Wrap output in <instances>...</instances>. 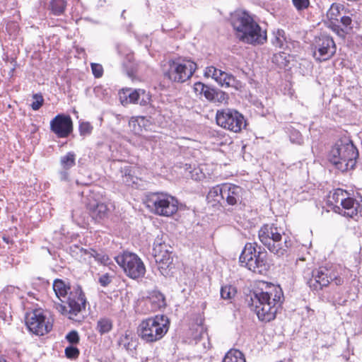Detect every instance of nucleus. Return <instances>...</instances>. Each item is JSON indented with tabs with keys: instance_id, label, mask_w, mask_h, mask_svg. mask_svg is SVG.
Wrapping results in <instances>:
<instances>
[{
	"instance_id": "56",
	"label": "nucleus",
	"mask_w": 362,
	"mask_h": 362,
	"mask_svg": "<svg viewBox=\"0 0 362 362\" xmlns=\"http://www.w3.org/2000/svg\"><path fill=\"white\" fill-rule=\"evenodd\" d=\"M3 240L7 244H10V243H12V240H11V238L9 237H6V236H4L3 237Z\"/></svg>"
},
{
	"instance_id": "9",
	"label": "nucleus",
	"mask_w": 362,
	"mask_h": 362,
	"mask_svg": "<svg viewBox=\"0 0 362 362\" xmlns=\"http://www.w3.org/2000/svg\"><path fill=\"white\" fill-rule=\"evenodd\" d=\"M216 122L221 127L234 133L240 132L247 126V121L243 115L233 108L218 110L216 113Z\"/></svg>"
},
{
	"instance_id": "4",
	"label": "nucleus",
	"mask_w": 362,
	"mask_h": 362,
	"mask_svg": "<svg viewBox=\"0 0 362 362\" xmlns=\"http://www.w3.org/2000/svg\"><path fill=\"white\" fill-rule=\"evenodd\" d=\"M267 252L256 242L247 243L243 249L239 262L241 267L259 274H266L270 269Z\"/></svg>"
},
{
	"instance_id": "21",
	"label": "nucleus",
	"mask_w": 362,
	"mask_h": 362,
	"mask_svg": "<svg viewBox=\"0 0 362 362\" xmlns=\"http://www.w3.org/2000/svg\"><path fill=\"white\" fill-rule=\"evenodd\" d=\"M172 253L173 252H168L166 254L158 252V253L153 254L158 266V269L160 274L165 277L171 276L173 274L172 271L174 268L173 266V258Z\"/></svg>"
},
{
	"instance_id": "3",
	"label": "nucleus",
	"mask_w": 362,
	"mask_h": 362,
	"mask_svg": "<svg viewBox=\"0 0 362 362\" xmlns=\"http://www.w3.org/2000/svg\"><path fill=\"white\" fill-rule=\"evenodd\" d=\"M358 151L349 137L339 139L328 153V160L341 172L354 169Z\"/></svg>"
},
{
	"instance_id": "30",
	"label": "nucleus",
	"mask_w": 362,
	"mask_h": 362,
	"mask_svg": "<svg viewBox=\"0 0 362 362\" xmlns=\"http://www.w3.org/2000/svg\"><path fill=\"white\" fill-rule=\"evenodd\" d=\"M168 235L165 234H161L155 238L153 244V254L158 253V252L165 254L173 252L170 245L166 243Z\"/></svg>"
},
{
	"instance_id": "44",
	"label": "nucleus",
	"mask_w": 362,
	"mask_h": 362,
	"mask_svg": "<svg viewBox=\"0 0 362 362\" xmlns=\"http://www.w3.org/2000/svg\"><path fill=\"white\" fill-rule=\"evenodd\" d=\"M65 339L71 345H76L80 341V337L76 330H71L65 337Z\"/></svg>"
},
{
	"instance_id": "50",
	"label": "nucleus",
	"mask_w": 362,
	"mask_h": 362,
	"mask_svg": "<svg viewBox=\"0 0 362 362\" xmlns=\"http://www.w3.org/2000/svg\"><path fill=\"white\" fill-rule=\"evenodd\" d=\"M112 276H110L108 273L102 274L98 279V283L103 287H107L112 281Z\"/></svg>"
},
{
	"instance_id": "29",
	"label": "nucleus",
	"mask_w": 362,
	"mask_h": 362,
	"mask_svg": "<svg viewBox=\"0 0 362 362\" xmlns=\"http://www.w3.org/2000/svg\"><path fill=\"white\" fill-rule=\"evenodd\" d=\"M122 180L127 186L133 187L138 183L139 178L135 175L134 168L130 165H126L120 168Z\"/></svg>"
},
{
	"instance_id": "54",
	"label": "nucleus",
	"mask_w": 362,
	"mask_h": 362,
	"mask_svg": "<svg viewBox=\"0 0 362 362\" xmlns=\"http://www.w3.org/2000/svg\"><path fill=\"white\" fill-rule=\"evenodd\" d=\"M332 281H334L336 286H341L344 284V279L332 273Z\"/></svg>"
},
{
	"instance_id": "27",
	"label": "nucleus",
	"mask_w": 362,
	"mask_h": 362,
	"mask_svg": "<svg viewBox=\"0 0 362 362\" xmlns=\"http://www.w3.org/2000/svg\"><path fill=\"white\" fill-rule=\"evenodd\" d=\"M117 344L127 351H134L138 345V341L135 336L129 331H126L124 334H122L118 341Z\"/></svg>"
},
{
	"instance_id": "31",
	"label": "nucleus",
	"mask_w": 362,
	"mask_h": 362,
	"mask_svg": "<svg viewBox=\"0 0 362 362\" xmlns=\"http://www.w3.org/2000/svg\"><path fill=\"white\" fill-rule=\"evenodd\" d=\"M220 74H221V73ZM222 76H223V78H222L221 86L226 88L231 87L240 91L244 88L245 84L238 80L233 75L226 72L222 73Z\"/></svg>"
},
{
	"instance_id": "15",
	"label": "nucleus",
	"mask_w": 362,
	"mask_h": 362,
	"mask_svg": "<svg viewBox=\"0 0 362 362\" xmlns=\"http://www.w3.org/2000/svg\"><path fill=\"white\" fill-rule=\"evenodd\" d=\"M332 282V272L326 267L315 269L311 272V277L307 281V284L313 291H319L328 286Z\"/></svg>"
},
{
	"instance_id": "38",
	"label": "nucleus",
	"mask_w": 362,
	"mask_h": 362,
	"mask_svg": "<svg viewBox=\"0 0 362 362\" xmlns=\"http://www.w3.org/2000/svg\"><path fill=\"white\" fill-rule=\"evenodd\" d=\"M220 293L222 299L231 302L237 293V288L232 285L226 284L221 286Z\"/></svg>"
},
{
	"instance_id": "24",
	"label": "nucleus",
	"mask_w": 362,
	"mask_h": 362,
	"mask_svg": "<svg viewBox=\"0 0 362 362\" xmlns=\"http://www.w3.org/2000/svg\"><path fill=\"white\" fill-rule=\"evenodd\" d=\"M146 300L151 304L152 311H157L167 306L165 295L157 288L148 291Z\"/></svg>"
},
{
	"instance_id": "13",
	"label": "nucleus",
	"mask_w": 362,
	"mask_h": 362,
	"mask_svg": "<svg viewBox=\"0 0 362 362\" xmlns=\"http://www.w3.org/2000/svg\"><path fill=\"white\" fill-rule=\"evenodd\" d=\"M117 54L122 57V71L132 79H134L138 73L139 64L134 57V53L125 45L117 42L115 44Z\"/></svg>"
},
{
	"instance_id": "36",
	"label": "nucleus",
	"mask_w": 362,
	"mask_h": 362,
	"mask_svg": "<svg viewBox=\"0 0 362 362\" xmlns=\"http://www.w3.org/2000/svg\"><path fill=\"white\" fill-rule=\"evenodd\" d=\"M66 7V0H50L48 8L50 14L60 16L64 13Z\"/></svg>"
},
{
	"instance_id": "48",
	"label": "nucleus",
	"mask_w": 362,
	"mask_h": 362,
	"mask_svg": "<svg viewBox=\"0 0 362 362\" xmlns=\"http://www.w3.org/2000/svg\"><path fill=\"white\" fill-rule=\"evenodd\" d=\"M33 101L30 106L33 110H37L42 105L44 99L42 95L35 94L33 96Z\"/></svg>"
},
{
	"instance_id": "34",
	"label": "nucleus",
	"mask_w": 362,
	"mask_h": 362,
	"mask_svg": "<svg viewBox=\"0 0 362 362\" xmlns=\"http://www.w3.org/2000/svg\"><path fill=\"white\" fill-rule=\"evenodd\" d=\"M113 328V321L110 318L100 317L96 324L95 329L100 334L109 333Z\"/></svg>"
},
{
	"instance_id": "53",
	"label": "nucleus",
	"mask_w": 362,
	"mask_h": 362,
	"mask_svg": "<svg viewBox=\"0 0 362 362\" xmlns=\"http://www.w3.org/2000/svg\"><path fill=\"white\" fill-rule=\"evenodd\" d=\"M329 302H332L333 305H345L346 304L347 300L345 298H343L341 297H337L335 296L332 297L330 299L328 300Z\"/></svg>"
},
{
	"instance_id": "41",
	"label": "nucleus",
	"mask_w": 362,
	"mask_h": 362,
	"mask_svg": "<svg viewBox=\"0 0 362 362\" xmlns=\"http://www.w3.org/2000/svg\"><path fill=\"white\" fill-rule=\"evenodd\" d=\"M92 257L94 258L95 261L98 263L103 265H108L111 263L109 256L102 250L98 251L93 248L91 253V258Z\"/></svg>"
},
{
	"instance_id": "8",
	"label": "nucleus",
	"mask_w": 362,
	"mask_h": 362,
	"mask_svg": "<svg viewBox=\"0 0 362 362\" xmlns=\"http://www.w3.org/2000/svg\"><path fill=\"white\" fill-rule=\"evenodd\" d=\"M168 68L163 71L165 79L172 83H182L189 80L197 69V64L188 58L170 59Z\"/></svg>"
},
{
	"instance_id": "18",
	"label": "nucleus",
	"mask_w": 362,
	"mask_h": 362,
	"mask_svg": "<svg viewBox=\"0 0 362 362\" xmlns=\"http://www.w3.org/2000/svg\"><path fill=\"white\" fill-rule=\"evenodd\" d=\"M245 191L241 187L229 183H225L223 187V208L240 204L243 202Z\"/></svg>"
},
{
	"instance_id": "52",
	"label": "nucleus",
	"mask_w": 362,
	"mask_h": 362,
	"mask_svg": "<svg viewBox=\"0 0 362 362\" xmlns=\"http://www.w3.org/2000/svg\"><path fill=\"white\" fill-rule=\"evenodd\" d=\"M252 105L256 107V111L261 115L264 116L267 110H265L262 103L258 99H255L252 101Z\"/></svg>"
},
{
	"instance_id": "20",
	"label": "nucleus",
	"mask_w": 362,
	"mask_h": 362,
	"mask_svg": "<svg viewBox=\"0 0 362 362\" xmlns=\"http://www.w3.org/2000/svg\"><path fill=\"white\" fill-rule=\"evenodd\" d=\"M86 209L91 219L98 223L108 218L110 211L107 204L96 200L89 202Z\"/></svg>"
},
{
	"instance_id": "59",
	"label": "nucleus",
	"mask_w": 362,
	"mask_h": 362,
	"mask_svg": "<svg viewBox=\"0 0 362 362\" xmlns=\"http://www.w3.org/2000/svg\"><path fill=\"white\" fill-rule=\"evenodd\" d=\"M49 214H50V216H52V213L51 211H49Z\"/></svg>"
},
{
	"instance_id": "12",
	"label": "nucleus",
	"mask_w": 362,
	"mask_h": 362,
	"mask_svg": "<svg viewBox=\"0 0 362 362\" xmlns=\"http://www.w3.org/2000/svg\"><path fill=\"white\" fill-rule=\"evenodd\" d=\"M119 100L124 106L129 104H139L141 106H151L152 95L144 89L123 88L119 90Z\"/></svg>"
},
{
	"instance_id": "55",
	"label": "nucleus",
	"mask_w": 362,
	"mask_h": 362,
	"mask_svg": "<svg viewBox=\"0 0 362 362\" xmlns=\"http://www.w3.org/2000/svg\"><path fill=\"white\" fill-rule=\"evenodd\" d=\"M179 167L181 168H183L186 171L191 172L192 166L189 163H185L183 166L182 165H179Z\"/></svg>"
},
{
	"instance_id": "28",
	"label": "nucleus",
	"mask_w": 362,
	"mask_h": 362,
	"mask_svg": "<svg viewBox=\"0 0 362 362\" xmlns=\"http://www.w3.org/2000/svg\"><path fill=\"white\" fill-rule=\"evenodd\" d=\"M271 42L276 48L283 50L289 49V45L291 44L290 39L287 37L285 31L282 29H278L273 32Z\"/></svg>"
},
{
	"instance_id": "5",
	"label": "nucleus",
	"mask_w": 362,
	"mask_h": 362,
	"mask_svg": "<svg viewBox=\"0 0 362 362\" xmlns=\"http://www.w3.org/2000/svg\"><path fill=\"white\" fill-rule=\"evenodd\" d=\"M282 234L284 233L274 223L264 224L258 231L260 242L270 252L278 257L286 255L292 246V241L289 237H286L282 242Z\"/></svg>"
},
{
	"instance_id": "1",
	"label": "nucleus",
	"mask_w": 362,
	"mask_h": 362,
	"mask_svg": "<svg viewBox=\"0 0 362 362\" xmlns=\"http://www.w3.org/2000/svg\"><path fill=\"white\" fill-rule=\"evenodd\" d=\"M52 289L61 301H52L53 306L63 315H69V318L73 320V316L86 310L88 302L80 284H71L68 281L56 279L52 284Z\"/></svg>"
},
{
	"instance_id": "19",
	"label": "nucleus",
	"mask_w": 362,
	"mask_h": 362,
	"mask_svg": "<svg viewBox=\"0 0 362 362\" xmlns=\"http://www.w3.org/2000/svg\"><path fill=\"white\" fill-rule=\"evenodd\" d=\"M230 25L235 31V37L238 38L244 31L252 25L255 21L245 11H236L230 17Z\"/></svg>"
},
{
	"instance_id": "7",
	"label": "nucleus",
	"mask_w": 362,
	"mask_h": 362,
	"mask_svg": "<svg viewBox=\"0 0 362 362\" xmlns=\"http://www.w3.org/2000/svg\"><path fill=\"white\" fill-rule=\"evenodd\" d=\"M145 202L147 207L158 216L170 217L178 210V200L168 193L148 192Z\"/></svg>"
},
{
	"instance_id": "16",
	"label": "nucleus",
	"mask_w": 362,
	"mask_h": 362,
	"mask_svg": "<svg viewBox=\"0 0 362 362\" xmlns=\"http://www.w3.org/2000/svg\"><path fill=\"white\" fill-rule=\"evenodd\" d=\"M50 129L59 138H67L73 132V122L69 115L58 114L50 121Z\"/></svg>"
},
{
	"instance_id": "40",
	"label": "nucleus",
	"mask_w": 362,
	"mask_h": 362,
	"mask_svg": "<svg viewBox=\"0 0 362 362\" xmlns=\"http://www.w3.org/2000/svg\"><path fill=\"white\" fill-rule=\"evenodd\" d=\"M93 248H83L79 245L74 244L69 247L70 253L72 256L80 255L81 257L88 256L89 259L91 258V253Z\"/></svg>"
},
{
	"instance_id": "2",
	"label": "nucleus",
	"mask_w": 362,
	"mask_h": 362,
	"mask_svg": "<svg viewBox=\"0 0 362 362\" xmlns=\"http://www.w3.org/2000/svg\"><path fill=\"white\" fill-rule=\"evenodd\" d=\"M284 300L282 288L279 286L272 285L269 291L253 292L249 305L255 310L259 321L269 322L276 318Z\"/></svg>"
},
{
	"instance_id": "14",
	"label": "nucleus",
	"mask_w": 362,
	"mask_h": 362,
	"mask_svg": "<svg viewBox=\"0 0 362 362\" xmlns=\"http://www.w3.org/2000/svg\"><path fill=\"white\" fill-rule=\"evenodd\" d=\"M237 39L240 42L253 46L264 45L267 40L266 30H262L255 21L244 31Z\"/></svg>"
},
{
	"instance_id": "23",
	"label": "nucleus",
	"mask_w": 362,
	"mask_h": 362,
	"mask_svg": "<svg viewBox=\"0 0 362 362\" xmlns=\"http://www.w3.org/2000/svg\"><path fill=\"white\" fill-rule=\"evenodd\" d=\"M338 23L331 25V29L339 37L345 38L346 35L353 32L354 24L352 18L349 16H341L337 19Z\"/></svg>"
},
{
	"instance_id": "37",
	"label": "nucleus",
	"mask_w": 362,
	"mask_h": 362,
	"mask_svg": "<svg viewBox=\"0 0 362 362\" xmlns=\"http://www.w3.org/2000/svg\"><path fill=\"white\" fill-rule=\"evenodd\" d=\"M222 362H246V360L242 351L231 349L226 354Z\"/></svg>"
},
{
	"instance_id": "43",
	"label": "nucleus",
	"mask_w": 362,
	"mask_h": 362,
	"mask_svg": "<svg viewBox=\"0 0 362 362\" xmlns=\"http://www.w3.org/2000/svg\"><path fill=\"white\" fill-rule=\"evenodd\" d=\"M64 354L67 358L75 360L78 358L80 351L75 345H70L65 348Z\"/></svg>"
},
{
	"instance_id": "35",
	"label": "nucleus",
	"mask_w": 362,
	"mask_h": 362,
	"mask_svg": "<svg viewBox=\"0 0 362 362\" xmlns=\"http://www.w3.org/2000/svg\"><path fill=\"white\" fill-rule=\"evenodd\" d=\"M344 6L337 4H332L329 9L327 12V16L329 19V28H331V25L335 23H338L337 19L341 16L340 13V8L343 9Z\"/></svg>"
},
{
	"instance_id": "45",
	"label": "nucleus",
	"mask_w": 362,
	"mask_h": 362,
	"mask_svg": "<svg viewBox=\"0 0 362 362\" xmlns=\"http://www.w3.org/2000/svg\"><path fill=\"white\" fill-rule=\"evenodd\" d=\"M210 86L206 85L202 82L198 81L194 84V91L199 95H203L205 97V94L207 90H209Z\"/></svg>"
},
{
	"instance_id": "26",
	"label": "nucleus",
	"mask_w": 362,
	"mask_h": 362,
	"mask_svg": "<svg viewBox=\"0 0 362 362\" xmlns=\"http://www.w3.org/2000/svg\"><path fill=\"white\" fill-rule=\"evenodd\" d=\"M205 98L211 103L227 104L229 95L218 88L210 86L209 90H207L205 94Z\"/></svg>"
},
{
	"instance_id": "57",
	"label": "nucleus",
	"mask_w": 362,
	"mask_h": 362,
	"mask_svg": "<svg viewBox=\"0 0 362 362\" xmlns=\"http://www.w3.org/2000/svg\"><path fill=\"white\" fill-rule=\"evenodd\" d=\"M52 325H49V322H47V325H46V327H47V333L49 332V331L50 330V329L52 328Z\"/></svg>"
},
{
	"instance_id": "17",
	"label": "nucleus",
	"mask_w": 362,
	"mask_h": 362,
	"mask_svg": "<svg viewBox=\"0 0 362 362\" xmlns=\"http://www.w3.org/2000/svg\"><path fill=\"white\" fill-rule=\"evenodd\" d=\"M45 315L42 309H35L28 313L25 324L29 331L37 335L43 336L45 331Z\"/></svg>"
},
{
	"instance_id": "11",
	"label": "nucleus",
	"mask_w": 362,
	"mask_h": 362,
	"mask_svg": "<svg viewBox=\"0 0 362 362\" xmlns=\"http://www.w3.org/2000/svg\"><path fill=\"white\" fill-rule=\"evenodd\" d=\"M313 57L316 61L324 62L331 59L337 51L333 38L325 33L316 36L313 43Z\"/></svg>"
},
{
	"instance_id": "25",
	"label": "nucleus",
	"mask_w": 362,
	"mask_h": 362,
	"mask_svg": "<svg viewBox=\"0 0 362 362\" xmlns=\"http://www.w3.org/2000/svg\"><path fill=\"white\" fill-rule=\"evenodd\" d=\"M347 195H348V192L346 190H344L342 189L337 188L333 192V193L331 195H329L328 199L327 201V205L328 206L331 207V209L335 213L341 214L343 210L341 209V208H340V206H339L334 204H337L339 202L341 203V199L343 198H345L346 196H347Z\"/></svg>"
},
{
	"instance_id": "47",
	"label": "nucleus",
	"mask_w": 362,
	"mask_h": 362,
	"mask_svg": "<svg viewBox=\"0 0 362 362\" xmlns=\"http://www.w3.org/2000/svg\"><path fill=\"white\" fill-rule=\"evenodd\" d=\"M90 66L92 74L95 78H99L103 76L104 70L101 64L97 63H91Z\"/></svg>"
},
{
	"instance_id": "46",
	"label": "nucleus",
	"mask_w": 362,
	"mask_h": 362,
	"mask_svg": "<svg viewBox=\"0 0 362 362\" xmlns=\"http://www.w3.org/2000/svg\"><path fill=\"white\" fill-rule=\"evenodd\" d=\"M78 129L81 136H86L91 134L93 127L88 122H82L79 124Z\"/></svg>"
},
{
	"instance_id": "49",
	"label": "nucleus",
	"mask_w": 362,
	"mask_h": 362,
	"mask_svg": "<svg viewBox=\"0 0 362 362\" xmlns=\"http://www.w3.org/2000/svg\"><path fill=\"white\" fill-rule=\"evenodd\" d=\"M292 2L298 11H303L310 6V0H292Z\"/></svg>"
},
{
	"instance_id": "6",
	"label": "nucleus",
	"mask_w": 362,
	"mask_h": 362,
	"mask_svg": "<svg viewBox=\"0 0 362 362\" xmlns=\"http://www.w3.org/2000/svg\"><path fill=\"white\" fill-rule=\"evenodd\" d=\"M170 324L167 316L156 315L143 320L137 327V334L144 341L152 344L163 338L169 330Z\"/></svg>"
},
{
	"instance_id": "22",
	"label": "nucleus",
	"mask_w": 362,
	"mask_h": 362,
	"mask_svg": "<svg viewBox=\"0 0 362 362\" xmlns=\"http://www.w3.org/2000/svg\"><path fill=\"white\" fill-rule=\"evenodd\" d=\"M341 206H342V210L345 211H342L341 215L354 218L357 216V214L362 211V197L359 195L358 199L346 196L345 198H343L341 202Z\"/></svg>"
},
{
	"instance_id": "33",
	"label": "nucleus",
	"mask_w": 362,
	"mask_h": 362,
	"mask_svg": "<svg viewBox=\"0 0 362 362\" xmlns=\"http://www.w3.org/2000/svg\"><path fill=\"white\" fill-rule=\"evenodd\" d=\"M76 153L74 151H69L60 158V165L64 171L62 173L64 176H67V170L76 165Z\"/></svg>"
},
{
	"instance_id": "58",
	"label": "nucleus",
	"mask_w": 362,
	"mask_h": 362,
	"mask_svg": "<svg viewBox=\"0 0 362 362\" xmlns=\"http://www.w3.org/2000/svg\"><path fill=\"white\" fill-rule=\"evenodd\" d=\"M0 362H7V361L2 356H0Z\"/></svg>"
},
{
	"instance_id": "10",
	"label": "nucleus",
	"mask_w": 362,
	"mask_h": 362,
	"mask_svg": "<svg viewBox=\"0 0 362 362\" xmlns=\"http://www.w3.org/2000/svg\"><path fill=\"white\" fill-rule=\"evenodd\" d=\"M116 262L120 266L127 276L137 279L144 276L146 267L141 258L135 253L124 252L115 257Z\"/></svg>"
},
{
	"instance_id": "42",
	"label": "nucleus",
	"mask_w": 362,
	"mask_h": 362,
	"mask_svg": "<svg viewBox=\"0 0 362 362\" xmlns=\"http://www.w3.org/2000/svg\"><path fill=\"white\" fill-rule=\"evenodd\" d=\"M289 55L284 52H280L279 53L274 54L272 57V62L276 64L279 67H286L289 64V59H288Z\"/></svg>"
},
{
	"instance_id": "51",
	"label": "nucleus",
	"mask_w": 362,
	"mask_h": 362,
	"mask_svg": "<svg viewBox=\"0 0 362 362\" xmlns=\"http://www.w3.org/2000/svg\"><path fill=\"white\" fill-rule=\"evenodd\" d=\"M290 140L292 143L301 144L303 143V139L301 134L296 130H294L290 134Z\"/></svg>"
},
{
	"instance_id": "32",
	"label": "nucleus",
	"mask_w": 362,
	"mask_h": 362,
	"mask_svg": "<svg viewBox=\"0 0 362 362\" xmlns=\"http://www.w3.org/2000/svg\"><path fill=\"white\" fill-rule=\"evenodd\" d=\"M225 183L213 187L207 194L206 199L209 202H216L221 206H223V187Z\"/></svg>"
},
{
	"instance_id": "39",
	"label": "nucleus",
	"mask_w": 362,
	"mask_h": 362,
	"mask_svg": "<svg viewBox=\"0 0 362 362\" xmlns=\"http://www.w3.org/2000/svg\"><path fill=\"white\" fill-rule=\"evenodd\" d=\"M221 73L222 74L226 72L218 69L213 66H207L204 71V76L208 78L211 77L218 83V85L221 86L222 83V78H223L222 74H220Z\"/></svg>"
}]
</instances>
